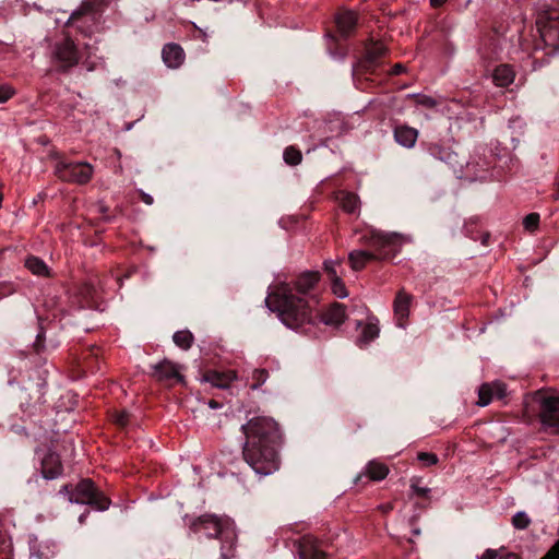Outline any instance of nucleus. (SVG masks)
Instances as JSON below:
<instances>
[{"instance_id": "1", "label": "nucleus", "mask_w": 559, "mask_h": 559, "mask_svg": "<svg viewBox=\"0 0 559 559\" xmlns=\"http://www.w3.org/2000/svg\"><path fill=\"white\" fill-rule=\"evenodd\" d=\"M246 443L242 455L257 475L269 476L280 468L281 431L277 423L265 416L251 418L241 427Z\"/></svg>"}, {"instance_id": "2", "label": "nucleus", "mask_w": 559, "mask_h": 559, "mask_svg": "<svg viewBox=\"0 0 559 559\" xmlns=\"http://www.w3.org/2000/svg\"><path fill=\"white\" fill-rule=\"evenodd\" d=\"M265 304L272 312L277 313L281 322L292 330L298 331L314 323L313 309L317 301L297 295L289 284L278 285L266 297Z\"/></svg>"}, {"instance_id": "3", "label": "nucleus", "mask_w": 559, "mask_h": 559, "mask_svg": "<svg viewBox=\"0 0 559 559\" xmlns=\"http://www.w3.org/2000/svg\"><path fill=\"white\" fill-rule=\"evenodd\" d=\"M364 238L372 251L353 250L349 252L348 260L354 271L362 270L370 261L393 258L408 240L406 236L399 233H384L374 229L370 230Z\"/></svg>"}, {"instance_id": "4", "label": "nucleus", "mask_w": 559, "mask_h": 559, "mask_svg": "<svg viewBox=\"0 0 559 559\" xmlns=\"http://www.w3.org/2000/svg\"><path fill=\"white\" fill-rule=\"evenodd\" d=\"M63 491L69 493L71 503L90 504L99 511L107 510L110 504V500L90 479H83L71 490L69 486H64L61 492Z\"/></svg>"}, {"instance_id": "5", "label": "nucleus", "mask_w": 559, "mask_h": 559, "mask_svg": "<svg viewBox=\"0 0 559 559\" xmlns=\"http://www.w3.org/2000/svg\"><path fill=\"white\" fill-rule=\"evenodd\" d=\"M206 535L223 540L222 557L227 559L233 556V550L236 540L234 528L230 527L227 521L223 522L217 518L211 516L202 521Z\"/></svg>"}, {"instance_id": "6", "label": "nucleus", "mask_w": 559, "mask_h": 559, "mask_svg": "<svg viewBox=\"0 0 559 559\" xmlns=\"http://www.w3.org/2000/svg\"><path fill=\"white\" fill-rule=\"evenodd\" d=\"M94 173V168L86 162L68 163L59 160L55 166L56 176L66 182L85 185Z\"/></svg>"}, {"instance_id": "7", "label": "nucleus", "mask_w": 559, "mask_h": 559, "mask_svg": "<svg viewBox=\"0 0 559 559\" xmlns=\"http://www.w3.org/2000/svg\"><path fill=\"white\" fill-rule=\"evenodd\" d=\"M534 401L539 407L540 423L546 427L559 429V394L538 391L534 394Z\"/></svg>"}, {"instance_id": "8", "label": "nucleus", "mask_w": 559, "mask_h": 559, "mask_svg": "<svg viewBox=\"0 0 559 559\" xmlns=\"http://www.w3.org/2000/svg\"><path fill=\"white\" fill-rule=\"evenodd\" d=\"M51 60L61 71H67L79 63L80 53L70 37L57 41L51 50Z\"/></svg>"}, {"instance_id": "9", "label": "nucleus", "mask_w": 559, "mask_h": 559, "mask_svg": "<svg viewBox=\"0 0 559 559\" xmlns=\"http://www.w3.org/2000/svg\"><path fill=\"white\" fill-rule=\"evenodd\" d=\"M536 23L545 45L559 50V14H542Z\"/></svg>"}, {"instance_id": "10", "label": "nucleus", "mask_w": 559, "mask_h": 559, "mask_svg": "<svg viewBox=\"0 0 559 559\" xmlns=\"http://www.w3.org/2000/svg\"><path fill=\"white\" fill-rule=\"evenodd\" d=\"M299 559H326L318 539L305 535L295 543Z\"/></svg>"}, {"instance_id": "11", "label": "nucleus", "mask_w": 559, "mask_h": 559, "mask_svg": "<svg viewBox=\"0 0 559 559\" xmlns=\"http://www.w3.org/2000/svg\"><path fill=\"white\" fill-rule=\"evenodd\" d=\"M413 297L401 289L394 299V316L399 328H405Z\"/></svg>"}, {"instance_id": "12", "label": "nucleus", "mask_w": 559, "mask_h": 559, "mask_svg": "<svg viewBox=\"0 0 559 559\" xmlns=\"http://www.w3.org/2000/svg\"><path fill=\"white\" fill-rule=\"evenodd\" d=\"M357 22V13L345 8L340 9L335 15L337 29L343 36H348L354 31Z\"/></svg>"}, {"instance_id": "13", "label": "nucleus", "mask_w": 559, "mask_h": 559, "mask_svg": "<svg viewBox=\"0 0 559 559\" xmlns=\"http://www.w3.org/2000/svg\"><path fill=\"white\" fill-rule=\"evenodd\" d=\"M385 47L381 43H369L366 46V55L358 63V69L371 70L378 64V60L384 55Z\"/></svg>"}, {"instance_id": "14", "label": "nucleus", "mask_w": 559, "mask_h": 559, "mask_svg": "<svg viewBox=\"0 0 559 559\" xmlns=\"http://www.w3.org/2000/svg\"><path fill=\"white\" fill-rule=\"evenodd\" d=\"M154 377L160 381L176 379L178 382H183L180 367L167 359L154 366Z\"/></svg>"}, {"instance_id": "15", "label": "nucleus", "mask_w": 559, "mask_h": 559, "mask_svg": "<svg viewBox=\"0 0 559 559\" xmlns=\"http://www.w3.org/2000/svg\"><path fill=\"white\" fill-rule=\"evenodd\" d=\"M41 473L46 479H55L62 473V464L58 454L48 452L41 460Z\"/></svg>"}, {"instance_id": "16", "label": "nucleus", "mask_w": 559, "mask_h": 559, "mask_svg": "<svg viewBox=\"0 0 559 559\" xmlns=\"http://www.w3.org/2000/svg\"><path fill=\"white\" fill-rule=\"evenodd\" d=\"M237 379L236 372L233 370L219 372L210 370L204 373L203 381L211 383L213 386L218 389H227L231 382Z\"/></svg>"}, {"instance_id": "17", "label": "nucleus", "mask_w": 559, "mask_h": 559, "mask_svg": "<svg viewBox=\"0 0 559 559\" xmlns=\"http://www.w3.org/2000/svg\"><path fill=\"white\" fill-rule=\"evenodd\" d=\"M320 280L318 272L308 271L302 273L295 282L292 288L294 293L299 296L306 297V295L317 285Z\"/></svg>"}, {"instance_id": "18", "label": "nucleus", "mask_w": 559, "mask_h": 559, "mask_svg": "<svg viewBox=\"0 0 559 559\" xmlns=\"http://www.w3.org/2000/svg\"><path fill=\"white\" fill-rule=\"evenodd\" d=\"M345 306L335 302L321 313L320 321L325 325L338 326L345 321Z\"/></svg>"}, {"instance_id": "19", "label": "nucleus", "mask_w": 559, "mask_h": 559, "mask_svg": "<svg viewBox=\"0 0 559 559\" xmlns=\"http://www.w3.org/2000/svg\"><path fill=\"white\" fill-rule=\"evenodd\" d=\"M394 139L400 145L412 148L417 142L418 130L406 124L396 126L394 128Z\"/></svg>"}, {"instance_id": "20", "label": "nucleus", "mask_w": 559, "mask_h": 559, "mask_svg": "<svg viewBox=\"0 0 559 559\" xmlns=\"http://www.w3.org/2000/svg\"><path fill=\"white\" fill-rule=\"evenodd\" d=\"M163 61L168 68L176 69L185 60L183 49L177 44H167L162 51Z\"/></svg>"}, {"instance_id": "21", "label": "nucleus", "mask_w": 559, "mask_h": 559, "mask_svg": "<svg viewBox=\"0 0 559 559\" xmlns=\"http://www.w3.org/2000/svg\"><path fill=\"white\" fill-rule=\"evenodd\" d=\"M429 152L432 157L449 164L456 171V165L459 164L456 153L437 144L431 145Z\"/></svg>"}, {"instance_id": "22", "label": "nucleus", "mask_w": 559, "mask_h": 559, "mask_svg": "<svg viewBox=\"0 0 559 559\" xmlns=\"http://www.w3.org/2000/svg\"><path fill=\"white\" fill-rule=\"evenodd\" d=\"M515 73L513 69L508 64L498 66L492 74V79L498 86H508L514 81Z\"/></svg>"}, {"instance_id": "23", "label": "nucleus", "mask_w": 559, "mask_h": 559, "mask_svg": "<svg viewBox=\"0 0 559 559\" xmlns=\"http://www.w3.org/2000/svg\"><path fill=\"white\" fill-rule=\"evenodd\" d=\"M337 200L342 209L349 214L358 212L360 207L359 198L353 192L342 191L337 195Z\"/></svg>"}, {"instance_id": "24", "label": "nucleus", "mask_w": 559, "mask_h": 559, "mask_svg": "<svg viewBox=\"0 0 559 559\" xmlns=\"http://www.w3.org/2000/svg\"><path fill=\"white\" fill-rule=\"evenodd\" d=\"M378 322L369 321L361 330L360 335L357 338V343L360 347L368 345L379 335Z\"/></svg>"}, {"instance_id": "25", "label": "nucleus", "mask_w": 559, "mask_h": 559, "mask_svg": "<svg viewBox=\"0 0 559 559\" xmlns=\"http://www.w3.org/2000/svg\"><path fill=\"white\" fill-rule=\"evenodd\" d=\"M389 468L385 464L371 461L366 466V474L371 480H382L386 477Z\"/></svg>"}, {"instance_id": "26", "label": "nucleus", "mask_w": 559, "mask_h": 559, "mask_svg": "<svg viewBox=\"0 0 559 559\" xmlns=\"http://www.w3.org/2000/svg\"><path fill=\"white\" fill-rule=\"evenodd\" d=\"M25 266L34 275L37 276H48L49 269L47 264L37 257H29L25 261Z\"/></svg>"}, {"instance_id": "27", "label": "nucleus", "mask_w": 559, "mask_h": 559, "mask_svg": "<svg viewBox=\"0 0 559 559\" xmlns=\"http://www.w3.org/2000/svg\"><path fill=\"white\" fill-rule=\"evenodd\" d=\"M488 392H493L496 400H503L507 396V386L500 381L484 383L480 386V394L484 396Z\"/></svg>"}, {"instance_id": "28", "label": "nucleus", "mask_w": 559, "mask_h": 559, "mask_svg": "<svg viewBox=\"0 0 559 559\" xmlns=\"http://www.w3.org/2000/svg\"><path fill=\"white\" fill-rule=\"evenodd\" d=\"M174 343L181 349H189L193 343V335L188 330L177 331L173 336Z\"/></svg>"}, {"instance_id": "29", "label": "nucleus", "mask_w": 559, "mask_h": 559, "mask_svg": "<svg viewBox=\"0 0 559 559\" xmlns=\"http://www.w3.org/2000/svg\"><path fill=\"white\" fill-rule=\"evenodd\" d=\"M283 157H284L285 163H287L288 165H292V166H296V165L300 164V162L302 159L301 152L298 148H296L295 146L286 147L284 151Z\"/></svg>"}, {"instance_id": "30", "label": "nucleus", "mask_w": 559, "mask_h": 559, "mask_svg": "<svg viewBox=\"0 0 559 559\" xmlns=\"http://www.w3.org/2000/svg\"><path fill=\"white\" fill-rule=\"evenodd\" d=\"M251 378L253 381L251 384V389L257 390L266 382L269 378V372L266 369H255L253 370Z\"/></svg>"}, {"instance_id": "31", "label": "nucleus", "mask_w": 559, "mask_h": 559, "mask_svg": "<svg viewBox=\"0 0 559 559\" xmlns=\"http://www.w3.org/2000/svg\"><path fill=\"white\" fill-rule=\"evenodd\" d=\"M531 524V519L524 511L516 512L512 518V525L516 530H525Z\"/></svg>"}, {"instance_id": "32", "label": "nucleus", "mask_w": 559, "mask_h": 559, "mask_svg": "<svg viewBox=\"0 0 559 559\" xmlns=\"http://www.w3.org/2000/svg\"><path fill=\"white\" fill-rule=\"evenodd\" d=\"M340 266H341V262L337 260L336 261L330 260V261L324 262V271L330 281L341 277L337 272V269Z\"/></svg>"}, {"instance_id": "33", "label": "nucleus", "mask_w": 559, "mask_h": 559, "mask_svg": "<svg viewBox=\"0 0 559 559\" xmlns=\"http://www.w3.org/2000/svg\"><path fill=\"white\" fill-rule=\"evenodd\" d=\"M332 292L338 298H345L348 296L347 289L341 277L331 280Z\"/></svg>"}, {"instance_id": "34", "label": "nucleus", "mask_w": 559, "mask_h": 559, "mask_svg": "<svg viewBox=\"0 0 559 559\" xmlns=\"http://www.w3.org/2000/svg\"><path fill=\"white\" fill-rule=\"evenodd\" d=\"M539 224V214L531 213L523 219V226L526 230L534 231Z\"/></svg>"}, {"instance_id": "35", "label": "nucleus", "mask_w": 559, "mask_h": 559, "mask_svg": "<svg viewBox=\"0 0 559 559\" xmlns=\"http://www.w3.org/2000/svg\"><path fill=\"white\" fill-rule=\"evenodd\" d=\"M418 461H420L425 466L436 465L438 463V456L435 453L429 452H419L417 454Z\"/></svg>"}, {"instance_id": "36", "label": "nucleus", "mask_w": 559, "mask_h": 559, "mask_svg": "<svg viewBox=\"0 0 559 559\" xmlns=\"http://www.w3.org/2000/svg\"><path fill=\"white\" fill-rule=\"evenodd\" d=\"M411 490L413 495L423 498H427L430 492V489L428 487H420L417 481H412Z\"/></svg>"}, {"instance_id": "37", "label": "nucleus", "mask_w": 559, "mask_h": 559, "mask_svg": "<svg viewBox=\"0 0 559 559\" xmlns=\"http://www.w3.org/2000/svg\"><path fill=\"white\" fill-rule=\"evenodd\" d=\"M416 103L427 108H433L437 106V102L432 97L427 95H417Z\"/></svg>"}, {"instance_id": "38", "label": "nucleus", "mask_w": 559, "mask_h": 559, "mask_svg": "<svg viewBox=\"0 0 559 559\" xmlns=\"http://www.w3.org/2000/svg\"><path fill=\"white\" fill-rule=\"evenodd\" d=\"M115 423L120 427H126L130 421V414L127 411H121L115 415Z\"/></svg>"}, {"instance_id": "39", "label": "nucleus", "mask_w": 559, "mask_h": 559, "mask_svg": "<svg viewBox=\"0 0 559 559\" xmlns=\"http://www.w3.org/2000/svg\"><path fill=\"white\" fill-rule=\"evenodd\" d=\"M14 94V90L10 85L0 86V104L5 103Z\"/></svg>"}, {"instance_id": "40", "label": "nucleus", "mask_w": 559, "mask_h": 559, "mask_svg": "<svg viewBox=\"0 0 559 559\" xmlns=\"http://www.w3.org/2000/svg\"><path fill=\"white\" fill-rule=\"evenodd\" d=\"M478 397H479V400H478L477 404L479 406H487L492 400L496 399L493 392H488L486 395L483 396L480 394V389L478 390Z\"/></svg>"}, {"instance_id": "41", "label": "nucleus", "mask_w": 559, "mask_h": 559, "mask_svg": "<svg viewBox=\"0 0 559 559\" xmlns=\"http://www.w3.org/2000/svg\"><path fill=\"white\" fill-rule=\"evenodd\" d=\"M542 559H559V539L547 551V554L544 557H542Z\"/></svg>"}, {"instance_id": "42", "label": "nucleus", "mask_w": 559, "mask_h": 559, "mask_svg": "<svg viewBox=\"0 0 559 559\" xmlns=\"http://www.w3.org/2000/svg\"><path fill=\"white\" fill-rule=\"evenodd\" d=\"M12 544L11 540L4 536L0 535V552L11 551Z\"/></svg>"}, {"instance_id": "43", "label": "nucleus", "mask_w": 559, "mask_h": 559, "mask_svg": "<svg viewBox=\"0 0 559 559\" xmlns=\"http://www.w3.org/2000/svg\"><path fill=\"white\" fill-rule=\"evenodd\" d=\"M76 14H78V12H72V13H71L69 16H67V17H66V16L55 17V22H56V24H61V23H63V24L68 25V24H70V22H71V21H73V20L76 17Z\"/></svg>"}, {"instance_id": "44", "label": "nucleus", "mask_w": 559, "mask_h": 559, "mask_svg": "<svg viewBox=\"0 0 559 559\" xmlns=\"http://www.w3.org/2000/svg\"><path fill=\"white\" fill-rule=\"evenodd\" d=\"M498 556L497 550L493 549H487L479 559H496Z\"/></svg>"}, {"instance_id": "45", "label": "nucleus", "mask_w": 559, "mask_h": 559, "mask_svg": "<svg viewBox=\"0 0 559 559\" xmlns=\"http://www.w3.org/2000/svg\"><path fill=\"white\" fill-rule=\"evenodd\" d=\"M141 199L147 205H152L154 202L153 197L145 192H141Z\"/></svg>"}, {"instance_id": "46", "label": "nucleus", "mask_w": 559, "mask_h": 559, "mask_svg": "<svg viewBox=\"0 0 559 559\" xmlns=\"http://www.w3.org/2000/svg\"><path fill=\"white\" fill-rule=\"evenodd\" d=\"M403 70H404L403 64H401V63H396V64L393 67V69H392V73H393V74H400L401 72H403Z\"/></svg>"}, {"instance_id": "47", "label": "nucleus", "mask_w": 559, "mask_h": 559, "mask_svg": "<svg viewBox=\"0 0 559 559\" xmlns=\"http://www.w3.org/2000/svg\"><path fill=\"white\" fill-rule=\"evenodd\" d=\"M380 508H381V510H382L383 512H385V513H386V512H390V511L393 509V507H392V504H391V503L383 504V506H381Z\"/></svg>"}, {"instance_id": "48", "label": "nucleus", "mask_w": 559, "mask_h": 559, "mask_svg": "<svg viewBox=\"0 0 559 559\" xmlns=\"http://www.w3.org/2000/svg\"><path fill=\"white\" fill-rule=\"evenodd\" d=\"M556 199H559V171H558V176H557V181H556V194H555Z\"/></svg>"}, {"instance_id": "49", "label": "nucleus", "mask_w": 559, "mask_h": 559, "mask_svg": "<svg viewBox=\"0 0 559 559\" xmlns=\"http://www.w3.org/2000/svg\"><path fill=\"white\" fill-rule=\"evenodd\" d=\"M209 406H210L211 408H218V407H219V404H218L216 401L211 400V401L209 402Z\"/></svg>"}, {"instance_id": "50", "label": "nucleus", "mask_w": 559, "mask_h": 559, "mask_svg": "<svg viewBox=\"0 0 559 559\" xmlns=\"http://www.w3.org/2000/svg\"><path fill=\"white\" fill-rule=\"evenodd\" d=\"M488 238H489V235H488V234H485V235L481 237V242H483L484 245H487Z\"/></svg>"}, {"instance_id": "51", "label": "nucleus", "mask_w": 559, "mask_h": 559, "mask_svg": "<svg viewBox=\"0 0 559 559\" xmlns=\"http://www.w3.org/2000/svg\"><path fill=\"white\" fill-rule=\"evenodd\" d=\"M85 519H86V514H85V513H84V514H81V515H80V518H79V522H80L81 524H83V523H84V521H85Z\"/></svg>"}, {"instance_id": "52", "label": "nucleus", "mask_w": 559, "mask_h": 559, "mask_svg": "<svg viewBox=\"0 0 559 559\" xmlns=\"http://www.w3.org/2000/svg\"><path fill=\"white\" fill-rule=\"evenodd\" d=\"M506 559H520L519 556L514 555V554H510L507 556Z\"/></svg>"}, {"instance_id": "53", "label": "nucleus", "mask_w": 559, "mask_h": 559, "mask_svg": "<svg viewBox=\"0 0 559 559\" xmlns=\"http://www.w3.org/2000/svg\"><path fill=\"white\" fill-rule=\"evenodd\" d=\"M40 338H41V334H38V335H37V341H36V343H35V346H36L37 348L39 347Z\"/></svg>"}, {"instance_id": "54", "label": "nucleus", "mask_w": 559, "mask_h": 559, "mask_svg": "<svg viewBox=\"0 0 559 559\" xmlns=\"http://www.w3.org/2000/svg\"><path fill=\"white\" fill-rule=\"evenodd\" d=\"M440 3H441V2H439V1L431 2V4H432L433 7H438Z\"/></svg>"}, {"instance_id": "55", "label": "nucleus", "mask_w": 559, "mask_h": 559, "mask_svg": "<svg viewBox=\"0 0 559 559\" xmlns=\"http://www.w3.org/2000/svg\"><path fill=\"white\" fill-rule=\"evenodd\" d=\"M91 288H92V287H90V286H88V288H87V295H91Z\"/></svg>"}, {"instance_id": "56", "label": "nucleus", "mask_w": 559, "mask_h": 559, "mask_svg": "<svg viewBox=\"0 0 559 559\" xmlns=\"http://www.w3.org/2000/svg\"><path fill=\"white\" fill-rule=\"evenodd\" d=\"M3 250L0 249V254L2 253Z\"/></svg>"}]
</instances>
